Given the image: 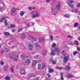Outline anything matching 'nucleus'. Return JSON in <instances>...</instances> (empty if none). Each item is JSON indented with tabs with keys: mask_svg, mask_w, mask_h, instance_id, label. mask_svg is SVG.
Segmentation results:
<instances>
[{
	"mask_svg": "<svg viewBox=\"0 0 80 80\" xmlns=\"http://www.w3.org/2000/svg\"><path fill=\"white\" fill-rule=\"evenodd\" d=\"M34 58H35L36 59H37V58H38V56H35Z\"/></svg>",
	"mask_w": 80,
	"mask_h": 80,
	"instance_id": "47",
	"label": "nucleus"
},
{
	"mask_svg": "<svg viewBox=\"0 0 80 80\" xmlns=\"http://www.w3.org/2000/svg\"><path fill=\"white\" fill-rule=\"evenodd\" d=\"M11 12L12 13H14L16 12V9L15 8H13L11 10Z\"/></svg>",
	"mask_w": 80,
	"mask_h": 80,
	"instance_id": "24",
	"label": "nucleus"
},
{
	"mask_svg": "<svg viewBox=\"0 0 80 80\" xmlns=\"http://www.w3.org/2000/svg\"><path fill=\"white\" fill-rule=\"evenodd\" d=\"M54 70L53 69H50V68H48V72L49 73H51L52 72H53Z\"/></svg>",
	"mask_w": 80,
	"mask_h": 80,
	"instance_id": "19",
	"label": "nucleus"
},
{
	"mask_svg": "<svg viewBox=\"0 0 80 80\" xmlns=\"http://www.w3.org/2000/svg\"><path fill=\"white\" fill-rule=\"evenodd\" d=\"M47 50H43V52L42 54L44 57H45V56H46V55H47Z\"/></svg>",
	"mask_w": 80,
	"mask_h": 80,
	"instance_id": "12",
	"label": "nucleus"
},
{
	"mask_svg": "<svg viewBox=\"0 0 80 80\" xmlns=\"http://www.w3.org/2000/svg\"><path fill=\"white\" fill-rule=\"evenodd\" d=\"M39 15H40V13H37L36 14H34V15H33L32 18H35V17H38Z\"/></svg>",
	"mask_w": 80,
	"mask_h": 80,
	"instance_id": "8",
	"label": "nucleus"
},
{
	"mask_svg": "<svg viewBox=\"0 0 80 80\" xmlns=\"http://www.w3.org/2000/svg\"><path fill=\"white\" fill-rule=\"evenodd\" d=\"M3 68L4 71H6V72H7L8 69V67H7V66L6 65L4 66Z\"/></svg>",
	"mask_w": 80,
	"mask_h": 80,
	"instance_id": "11",
	"label": "nucleus"
},
{
	"mask_svg": "<svg viewBox=\"0 0 80 80\" xmlns=\"http://www.w3.org/2000/svg\"><path fill=\"white\" fill-rule=\"evenodd\" d=\"M48 77H50V74H48Z\"/></svg>",
	"mask_w": 80,
	"mask_h": 80,
	"instance_id": "58",
	"label": "nucleus"
},
{
	"mask_svg": "<svg viewBox=\"0 0 80 80\" xmlns=\"http://www.w3.org/2000/svg\"><path fill=\"white\" fill-rule=\"evenodd\" d=\"M27 27H29V25H30V24H28V23L27 24Z\"/></svg>",
	"mask_w": 80,
	"mask_h": 80,
	"instance_id": "59",
	"label": "nucleus"
},
{
	"mask_svg": "<svg viewBox=\"0 0 80 80\" xmlns=\"http://www.w3.org/2000/svg\"><path fill=\"white\" fill-rule=\"evenodd\" d=\"M53 50L54 52H57L58 53L60 52V50L57 48H55Z\"/></svg>",
	"mask_w": 80,
	"mask_h": 80,
	"instance_id": "10",
	"label": "nucleus"
},
{
	"mask_svg": "<svg viewBox=\"0 0 80 80\" xmlns=\"http://www.w3.org/2000/svg\"><path fill=\"white\" fill-rule=\"evenodd\" d=\"M69 45H73V42H70L69 43Z\"/></svg>",
	"mask_w": 80,
	"mask_h": 80,
	"instance_id": "56",
	"label": "nucleus"
},
{
	"mask_svg": "<svg viewBox=\"0 0 80 80\" xmlns=\"http://www.w3.org/2000/svg\"><path fill=\"white\" fill-rule=\"evenodd\" d=\"M35 77V74H32L30 75V78H31V77Z\"/></svg>",
	"mask_w": 80,
	"mask_h": 80,
	"instance_id": "40",
	"label": "nucleus"
},
{
	"mask_svg": "<svg viewBox=\"0 0 80 80\" xmlns=\"http://www.w3.org/2000/svg\"><path fill=\"white\" fill-rule=\"evenodd\" d=\"M51 46L52 48H53V47H56V44L53 43L52 45Z\"/></svg>",
	"mask_w": 80,
	"mask_h": 80,
	"instance_id": "36",
	"label": "nucleus"
},
{
	"mask_svg": "<svg viewBox=\"0 0 80 80\" xmlns=\"http://www.w3.org/2000/svg\"><path fill=\"white\" fill-rule=\"evenodd\" d=\"M61 53L62 54V55H64V53H65V51H62V52H61Z\"/></svg>",
	"mask_w": 80,
	"mask_h": 80,
	"instance_id": "43",
	"label": "nucleus"
},
{
	"mask_svg": "<svg viewBox=\"0 0 80 80\" xmlns=\"http://www.w3.org/2000/svg\"><path fill=\"white\" fill-rule=\"evenodd\" d=\"M29 57H30L29 56H26V58H28Z\"/></svg>",
	"mask_w": 80,
	"mask_h": 80,
	"instance_id": "63",
	"label": "nucleus"
},
{
	"mask_svg": "<svg viewBox=\"0 0 80 80\" xmlns=\"http://www.w3.org/2000/svg\"><path fill=\"white\" fill-rule=\"evenodd\" d=\"M13 60L14 61H17V59L16 58H15Z\"/></svg>",
	"mask_w": 80,
	"mask_h": 80,
	"instance_id": "60",
	"label": "nucleus"
},
{
	"mask_svg": "<svg viewBox=\"0 0 80 80\" xmlns=\"http://www.w3.org/2000/svg\"><path fill=\"white\" fill-rule=\"evenodd\" d=\"M68 2L69 3H74V1L73 0H69Z\"/></svg>",
	"mask_w": 80,
	"mask_h": 80,
	"instance_id": "28",
	"label": "nucleus"
},
{
	"mask_svg": "<svg viewBox=\"0 0 80 80\" xmlns=\"http://www.w3.org/2000/svg\"><path fill=\"white\" fill-rule=\"evenodd\" d=\"M15 26L13 24H11L10 26L8 27V28H15Z\"/></svg>",
	"mask_w": 80,
	"mask_h": 80,
	"instance_id": "14",
	"label": "nucleus"
},
{
	"mask_svg": "<svg viewBox=\"0 0 80 80\" xmlns=\"http://www.w3.org/2000/svg\"><path fill=\"white\" fill-rule=\"evenodd\" d=\"M66 77H67V78H72V77H73V76L71 74H68V75H67L66 76Z\"/></svg>",
	"mask_w": 80,
	"mask_h": 80,
	"instance_id": "7",
	"label": "nucleus"
},
{
	"mask_svg": "<svg viewBox=\"0 0 80 80\" xmlns=\"http://www.w3.org/2000/svg\"><path fill=\"white\" fill-rule=\"evenodd\" d=\"M22 36L23 38H25V37H26V35L25 34H23L22 35Z\"/></svg>",
	"mask_w": 80,
	"mask_h": 80,
	"instance_id": "45",
	"label": "nucleus"
},
{
	"mask_svg": "<svg viewBox=\"0 0 80 80\" xmlns=\"http://www.w3.org/2000/svg\"><path fill=\"white\" fill-rule=\"evenodd\" d=\"M8 51H9V49H7V48L6 49L5 52H8Z\"/></svg>",
	"mask_w": 80,
	"mask_h": 80,
	"instance_id": "49",
	"label": "nucleus"
},
{
	"mask_svg": "<svg viewBox=\"0 0 80 80\" xmlns=\"http://www.w3.org/2000/svg\"><path fill=\"white\" fill-rule=\"evenodd\" d=\"M38 70H40L41 69V64H39L38 65Z\"/></svg>",
	"mask_w": 80,
	"mask_h": 80,
	"instance_id": "33",
	"label": "nucleus"
},
{
	"mask_svg": "<svg viewBox=\"0 0 80 80\" xmlns=\"http://www.w3.org/2000/svg\"><path fill=\"white\" fill-rule=\"evenodd\" d=\"M56 68H57V69H58L59 70H61L62 69V67H59L58 66H57V67H56Z\"/></svg>",
	"mask_w": 80,
	"mask_h": 80,
	"instance_id": "37",
	"label": "nucleus"
},
{
	"mask_svg": "<svg viewBox=\"0 0 80 80\" xmlns=\"http://www.w3.org/2000/svg\"><path fill=\"white\" fill-rule=\"evenodd\" d=\"M14 31H15V29H13L12 31V32H14Z\"/></svg>",
	"mask_w": 80,
	"mask_h": 80,
	"instance_id": "61",
	"label": "nucleus"
},
{
	"mask_svg": "<svg viewBox=\"0 0 80 80\" xmlns=\"http://www.w3.org/2000/svg\"><path fill=\"white\" fill-rule=\"evenodd\" d=\"M7 20H4V23H7Z\"/></svg>",
	"mask_w": 80,
	"mask_h": 80,
	"instance_id": "57",
	"label": "nucleus"
},
{
	"mask_svg": "<svg viewBox=\"0 0 80 80\" xmlns=\"http://www.w3.org/2000/svg\"><path fill=\"white\" fill-rule=\"evenodd\" d=\"M37 63V61L36 60H34L33 61L32 63V66H33L34 65H35Z\"/></svg>",
	"mask_w": 80,
	"mask_h": 80,
	"instance_id": "22",
	"label": "nucleus"
},
{
	"mask_svg": "<svg viewBox=\"0 0 80 80\" xmlns=\"http://www.w3.org/2000/svg\"><path fill=\"white\" fill-rule=\"evenodd\" d=\"M60 2H59L58 3V4L56 6V8L57 10H60Z\"/></svg>",
	"mask_w": 80,
	"mask_h": 80,
	"instance_id": "4",
	"label": "nucleus"
},
{
	"mask_svg": "<svg viewBox=\"0 0 80 80\" xmlns=\"http://www.w3.org/2000/svg\"><path fill=\"white\" fill-rule=\"evenodd\" d=\"M64 16L65 17H66V18H68L70 17V15L69 14H65Z\"/></svg>",
	"mask_w": 80,
	"mask_h": 80,
	"instance_id": "32",
	"label": "nucleus"
},
{
	"mask_svg": "<svg viewBox=\"0 0 80 80\" xmlns=\"http://www.w3.org/2000/svg\"><path fill=\"white\" fill-rule=\"evenodd\" d=\"M75 13H78V9H75Z\"/></svg>",
	"mask_w": 80,
	"mask_h": 80,
	"instance_id": "48",
	"label": "nucleus"
},
{
	"mask_svg": "<svg viewBox=\"0 0 80 80\" xmlns=\"http://www.w3.org/2000/svg\"><path fill=\"white\" fill-rule=\"evenodd\" d=\"M5 25L6 26H7L8 25V23H7V22H5Z\"/></svg>",
	"mask_w": 80,
	"mask_h": 80,
	"instance_id": "52",
	"label": "nucleus"
},
{
	"mask_svg": "<svg viewBox=\"0 0 80 80\" xmlns=\"http://www.w3.org/2000/svg\"><path fill=\"white\" fill-rule=\"evenodd\" d=\"M31 23L32 25H34V22H32Z\"/></svg>",
	"mask_w": 80,
	"mask_h": 80,
	"instance_id": "62",
	"label": "nucleus"
},
{
	"mask_svg": "<svg viewBox=\"0 0 80 80\" xmlns=\"http://www.w3.org/2000/svg\"><path fill=\"white\" fill-rule=\"evenodd\" d=\"M20 58L21 60H22L25 59V57L23 55H21L20 56Z\"/></svg>",
	"mask_w": 80,
	"mask_h": 80,
	"instance_id": "29",
	"label": "nucleus"
},
{
	"mask_svg": "<svg viewBox=\"0 0 80 80\" xmlns=\"http://www.w3.org/2000/svg\"><path fill=\"white\" fill-rule=\"evenodd\" d=\"M19 14L21 17H22L24 15V12L23 11H20Z\"/></svg>",
	"mask_w": 80,
	"mask_h": 80,
	"instance_id": "17",
	"label": "nucleus"
},
{
	"mask_svg": "<svg viewBox=\"0 0 80 80\" xmlns=\"http://www.w3.org/2000/svg\"><path fill=\"white\" fill-rule=\"evenodd\" d=\"M44 40V39L42 38H39V41L40 42H42Z\"/></svg>",
	"mask_w": 80,
	"mask_h": 80,
	"instance_id": "21",
	"label": "nucleus"
},
{
	"mask_svg": "<svg viewBox=\"0 0 80 80\" xmlns=\"http://www.w3.org/2000/svg\"><path fill=\"white\" fill-rule=\"evenodd\" d=\"M20 72L21 74H22V75L25 74V70L23 68H21L20 69Z\"/></svg>",
	"mask_w": 80,
	"mask_h": 80,
	"instance_id": "5",
	"label": "nucleus"
},
{
	"mask_svg": "<svg viewBox=\"0 0 80 80\" xmlns=\"http://www.w3.org/2000/svg\"><path fill=\"white\" fill-rule=\"evenodd\" d=\"M42 68L43 69L45 67V64L44 63H42Z\"/></svg>",
	"mask_w": 80,
	"mask_h": 80,
	"instance_id": "38",
	"label": "nucleus"
},
{
	"mask_svg": "<svg viewBox=\"0 0 80 80\" xmlns=\"http://www.w3.org/2000/svg\"><path fill=\"white\" fill-rule=\"evenodd\" d=\"M25 63H30V60L29 59H27L26 61L25 62Z\"/></svg>",
	"mask_w": 80,
	"mask_h": 80,
	"instance_id": "31",
	"label": "nucleus"
},
{
	"mask_svg": "<svg viewBox=\"0 0 80 80\" xmlns=\"http://www.w3.org/2000/svg\"><path fill=\"white\" fill-rule=\"evenodd\" d=\"M50 39L51 40H53V36L52 35H50Z\"/></svg>",
	"mask_w": 80,
	"mask_h": 80,
	"instance_id": "35",
	"label": "nucleus"
},
{
	"mask_svg": "<svg viewBox=\"0 0 80 80\" xmlns=\"http://www.w3.org/2000/svg\"><path fill=\"white\" fill-rule=\"evenodd\" d=\"M75 44H76L77 45H78V41H75Z\"/></svg>",
	"mask_w": 80,
	"mask_h": 80,
	"instance_id": "42",
	"label": "nucleus"
},
{
	"mask_svg": "<svg viewBox=\"0 0 80 80\" xmlns=\"http://www.w3.org/2000/svg\"><path fill=\"white\" fill-rule=\"evenodd\" d=\"M78 23H75L74 24V27H78Z\"/></svg>",
	"mask_w": 80,
	"mask_h": 80,
	"instance_id": "30",
	"label": "nucleus"
},
{
	"mask_svg": "<svg viewBox=\"0 0 80 80\" xmlns=\"http://www.w3.org/2000/svg\"><path fill=\"white\" fill-rule=\"evenodd\" d=\"M63 73L61 72L60 73L61 78V80H63Z\"/></svg>",
	"mask_w": 80,
	"mask_h": 80,
	"instance_id": "20",
	"label": "nucleus"
},
{
	"mask_svg": "<svg viewBox=\"0 0 80 80\" xmlns=\"http://www.w3.org/2000/svg\"><path fill=\"white\" fill-rule=\"evenodd\" d=\"M22 30H23V29L22 28L19 29L18 30V32H21Z\"/></svg>",
	"mask_w": 80,
	"mask_h": 80,
	"instance_id": "41",
	"label": "nucleus"
},
{
	"mask_svg": "<svg viewBox=\"0 0 80 80\" xmlns=\"http://www.w3.org/2000/svg\"><path fill=\"white\" fill-rule=\"evenodd\" d=\"M29 38L33 40L34 42L37 41V38H36V37H35L34 36H32L31 35H29Z\"/></svg>",
	"mask_w": 80,
	"mask_h": 80,
	"instance_id": "3",
	"label": "nucleus"
},
{
	"mask_svg": "<svg viewBox=\"0 0 80 80\" xmlns=\"http://www.w3.org/2000/svg\"><path fill=\"white\" fill-rule=\"evenodd\" d=\"M10 58L12 59L13 57V55L11 54L9 56Z\"/></svg>",
	"mask_w": 80,
	"mask_h": 80,
	"instance_id": "39",
	"label": "nucleus"
},
{
	"mask_svg": "<svg viewBox=\"0 0 80 80\" xmlns=\"http://www.w3.org/2000/svg\"><path fill=\"white\" fill-rule=\"evenodd\" d=\"M77 39L78 40H79L80 41V37H78Z\"/></svg>",
	"mask_w": 80,
	"mask_h": 80,
	"instance_id": "53",
	"label": "nucleus"
},
{
	"mask_svg": "<svg viewBox=\"0 0 80 80\" xmlns=\"http://www.w3.org/2000/svg\"><path fill=\"white\" fill-rule=\"evenodd\" d=\"M52 64H55L57 63V61L55 60H52Z\"/></svg>",
	"mask_w": 80,
	"mask_h": 80,
	"instance_id": "25",
	"label": "nucleus"
},
{
	"mask_svg": "<svg viewBox=\"0 0 80 80\" xmlns=\"http://www.w3.org/2000/svg\"><path fill=\"white\" fill-rule=\"evenodd\" d=\"M34 45L36 47L35 48H40V46L38 43H35Z\"/></svg>",
	"mask_w": 80,
	"mask_h": 80,
	"instance_id": "9",
	"label": "nucleus"
},
{
	"mask_svg": "<svg viewBox=\"0 0 80 80\" xmlns=\"http://www.w3.org/2000/svg\"><path fill=\"white\" fill-rule=\"evenodd\" d=\"M65 69L67 70H70V66L67 67H65Z\"/></svg>",
	"mask_w": 80,
	"mask_h": 80,
	"instance_id": "34",
	"label": "nucleus"
},
{
	"mask_svg": "<svg viewBox=\"0 0 80 80\" xmlns=\"http://www.w3.org/2000/svg\"><path fill=\"white\" fill-rule=\"evenodd\" d=\"M51 61H52V59H49V62H51Z\"/></svg>",
	"mask_w": 80,
	"mask_h": 80,
	"instance_id": "55",
	"label": "nucleus"
},
{
	"mask_svg": "<svg viewBox=\"0 0 80 80\" xmlns=\"http://www.w3.org/2000/svg\"><path fill=\"white\" fill-rule=\"evenodd\" d=\"M28 50H32L33 48V43H30L27 45Z\"/></svg>",
	"mask_w": 80,
	"mask_h": 80,
	"instance_id": "2",
	"label": "nucleus"
},
{
	"mask_svg": "<svg viewBox=\"0 0 80 80\" xmlns=\"http://www.w3.org/2000/svg\"><path fill=\"white\" fill-rule=\"evenodd\" d=\"M5 79L6 80H10L11 78L8 77V76H7L5 77Z\"/></svg>",
	"mask_w": 80,
	"mask_h": 80,
	"instance_id": "27",
	"label": "nucleus"
},
{
	"mask_svg": "<svg viewBox=\"0 0 80 80\" xmlns=\"http://www.w3.org/2000/svg\"><path fill=\"white\" fill-rule=\"evenodd\" d=\"M77 50L78 51H80V48H77Z\"/></svg>",
	"mask_w": 80,
	"mask_h": 80,
	"instance_id": "51",
	"label": "nucleus"
},
{
	"mask_svg": "<svg viewBox=\"0 0 80 80\" xmlns=\"http://www.w3.org/2000/svg\"><path fill=\"white\" fill-rule=\"evenodd\" d=\"M68 6H69V7H71L72 8H73L74 7V5L72 4H68Z\"/></svg>",
	"mask_w": 80,
	"mask_h": 80,
	"instance_id": "16",
	"label": "nucleus"
},
{
	"mask_svg": "<svg viewBox=\"0 0 80 80\" xmlns=\"http://www.w3.org/2000/svg\"><path fill=\"white\" fill-rule=\"evenodd\" d=\"M79 52L77 51H74L73 52V54L74 55H76V54H78Z\"/></svg>",
	"mask_w": 80,
	"mask_h": 80,
	"instance_id": "26",
	"label": "nucleus"
},
{
	"mask_svg": "<svg viewBox=\"0 0 80 80\" xmlns=\"http://www.w3.org/2000/svg\"><path fill=\"white\" fill-rule=\"evenodd\" d=\"M46 2H50V0H47V1H46Z\"/></svg>",
	"mask_w": 80,
	"mask_h": 80,
	"instance_id": "64",
	"label": "nucleus"
},
{
	"mask_svg": "<svg viewBox=\"0 0 80 80\" xmlns=\"http://www.w3.org/2000/svg\"><path fill=\"white\" fill-rule=\"evenodd\" d=\"M11 72H13V71H14V70H13V68H11Z\"/></svg>",
	"mask_w": 80,
	"mask_h": 80,
	"instance_id": "46",
	"label": "nucleus"
},
{
	"mask_svg": "<svg viewBox=\"0 0 80 80\" xmlns=\"http://www.w3.org/2000/svg\"><path fill=\"white\" fill-rule=\"evenodd\" d=\"M0 64H1V65H3V64H4V63L3 62V61H1L0 62Z\"/></svg>",
	"mask_w": 80,
	"mask_h": 80,
	"instance_id": "50",
	"label": "nucleus"
},
{
	"mask_svg": "<svg viewBox=\"0 0 80 80\" xmlns=\"http://www.w3.org/2000/svg\"><path fill=\"white\" fill-rule=\"evenodd\" d=\"M68 38H72L73 37L71 36V35L68 36Z\"/></svg>",
	"mask_w": 80,
	"mask_h": 80,
	"instance_id": "44",
	"label": "nucleus"
},
{
	"mask_svg": "<svg viewBox=\"0 0 80 80\" xmlns=\"http://www.w3.org/2000/svg\"><path fill=\"white\" fill-rule=\"evenodd\" d=\"M69 58V55H64L63 57V61L64 63H66L67 61H68V59Z\"/></svg>",
	"mask_w": 80,
	"mask_h": 80,
	"instance_id": "1",
	"label": "nucleus"
},
{
	"mask_svg": "<svg viewBox=\"0 0 80 80\" xmlns=\"http://www.w3.org/2000/svg\"><path fill=\"white\" fill-rule=\"evenodd\" d=\"M6 18H7V17L6 16L5 17H3V18H2L0 20V22H2V21L5 19Z\"/></svg>",
	"mask_w": 80,
	"mask_h": 80,
	"instance_id": "23",
	"label": "nucleus"
},
{
	"mask_svg": "<svg viewBox=\"0 0 80 80\" xmlns=\"http://www.w3.org/2000/svg\"><path fill=\"white\" fill-rule=\"evenodd\" d=\"M4 34L5 35V36H10V34L9 32H4Z\"/></svg>",
	"mask_w": 80,
	"mask_h": 80,
	"instance_id": "13",
	"label": "nucleus"
},
{
	"mask_svg": "<svg viewBox=\"0 0 80 80\" xmlns=\"http://www.w3.org/2000/svg\"><path fill=\"white\" fill-rule=\"evenodd\" d=\"M28 8L30 10H32L33 9H36V8H35V7H28Z\"/></svg>",
	"mask_w": 80,
	"mask_h": 80,
	"instance_id": "15",
	"label": "nucleus"
},
{
	"mask_svg": "<svg viewBox=\"0 0 80 80\" xmlns=\"http://www.w3.org/2000/svg\"><path fill=\"white\" fill-rule=\"evenodd\" d=\"M52 10L53 15H55L57 13V12L56 11V10H55V9L52 8Z\"/></svg>",
	"mask_w": 80,
	"mask_h": 80,
	"instance_id": "6",
	"label": "nucleus"
},
{
	"mask_svg": "<svg viewBox=\"0 0 80 80\" xmlns=\"http://www.w3.org/2000/svg\"><path fill=\"white\" fill-rule=\"evenodd\" d=\"M50 54L51 55H52V56L54 55H55V52L54 51V50H52L50 53Z\"/></svg>",
	"mask_w": 80,
	"mask_h": 80,
	"instance_id": "18",
	"label": "nucleus"
},
{
	"mask_svg": "<svg viewBox=\"0 0 80 80\" xmlns=\"http://www.w3.org/2000/svg\"><path fill=\"white\" fill-rule=\"evenodd\" d=\"M77 5L78 7H80V3H78L77 4Z\"/></svg>",
	"mask_w": 80,
	"mask_h": 80,
	"instance_id": "54",
	"label": "nucleus"
}]
</instances>
